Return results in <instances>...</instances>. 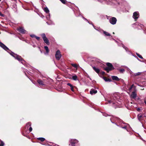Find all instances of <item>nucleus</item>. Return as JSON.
I'll list each match as a JSON object with an SVG mask.
<instances>
[{
  "label": "nucleus",
  "instance_id": "f257e3e1",
  "mask_svg": "<svg viewBox=\"0 0 146 146\" xmlns=\"http://www.w3.org/2000/svg\"><path fill=\"white\" fill-rule=\"evenodd\" d=\"M0 46L5 50L7 51V52H8L10 54L13 56L15 59L19 61H21V62L22 64L23 63V62H25V61L23 60V59L21 56L14 53L12 52H11V53L9 52L8 51H10V50L8 48H7L3 43L0 42Z\"/></svg>",
  "mask_w": 146,
  "mask_h": 146
},
{
  "label": "nucleus",
  "instance_id": "f03ea898",
  "mask_svg": "<svg viewBox=\"0 0 146 146\" xmlns=\"http://www.w3.org/2000/svg\"><path fill=\"white\" fill-rule=\"evenodd\" d=\"M106 64L108 67L105 68V70L108 72L114 69V68L111 64L108 62L106 63Z\"/></svg>",
  "mask_w": 146,
  "mask_h": 146
},
{
  "label": "nucleus",
  "instance_id": "7ed1b4c3",
  "mask_svg": "<svg viewBox=\"0 0 146 146\" xmlns=\"http://www.w3.org/2000/svg\"><path fill=\"white\" fill-rule=\"evenodd\" d=\"M41 36L45 43L47 45H49V42L48 40L46 37L44 33L42 34L41 35Z\"/></svg>",
  "mask_w": 146,
  "mask_h": 146
},
{
  "label": "nucleus",
  "instance_id": "20e7f679",
  "mask_svg": "<svg viewBox=\"0 0 146 146\" xmlns=\"http://www.w3.org/2000/svg\"><path fill=\"white\" fill-rule=\"evenodd\" d=\"M139 16V13L138 12H135L133 13V18L136 21L137 19L138 18Z\"/></svg>",
  "mask_w": 146,
  "mask_h": 146
},
{
  "label": "nucleus",
  "instance_id": "39448f33",
  "mask_svg": "<svg viewBox=\"0 0 146 146\" xmlns=\"http://www.w3.org/2000/svg\"><path fill=\"white\" fill-rule=\"evenodd\" d=\"M56 58L57 60H59L60 59L61 57L60 52L59 50H58L55 54Z\"/></svg>",
  "mask_w": 146,
  "mask_h": 146
},
{
  "label": "nucleus",
  "instance_id": "423d86ee",
  "mask_svg": "<svg viewBox=\"0 0 146 146\" xmlns=\"http://www.w3.org/2000/svg\"><path fill=\"white\" fill-rule=\"evenodd\" d=\"M117 21V19L114 17H113L110 19V23L112 25H115Z\"/></svg>",
  "mask_w": 146,
  "mask_h": 146
},
{
  "label": "nucleus",
  "instance_id": "0eeeda50",
  "mask_svg": "<svg viewBox=\"0 0 146 146\" xmlns=\"http://www.w3.org/2000/svg\"><path fill=\"white\" fill-rule=\"evenodd\" d=\"M70 142V144H69V145H71V146H74L75 143L77 142V141L75 139H71Z\"/></svg>",
  "mask_w": 146,
  "mask_h": 146
},
{
  "label": "nucleus",
  "instance_id": "6e6552de",
  "mask_svg": "<svg viewBox=\"0 0 146 146\" xmlns=\"http://www.w3.org/2000/svg\"><path fill=\"white\" fill-rule=\"evenodd\" d=\"M17 29L19 32L25 34L27 33L26 31L24 30L22 27H20Z\"/></svg>",
  "mask_w": 146,
  "mask_h": 146
},
{
  "label": "nucleus",
  "instance_id": "1a4fd4ad",
  "mask_svg": "<svg viewBox=\"0 0 146 146\" xmlns=\"http://www.w3.org/2000/svg\"><path fill=\"white\" fill-rule=\"evenodd\" d=\"M145 117V116L143 115L141 113L137 115V118L138 120L141 121L142 120H143V118L144 117Z\"/></svg>",
  "mask_w": 146,
  "mask_h": 146
},
{
  "label": "nucleus",
  "instance_id": "9d476101",
  "mask_svg": "<svg viewBox=\"0 0 146 146\" xmlns=\"http://www.w3.org/2000/svg\"><path fill=\"white\" fill-rule=\"evenodd\" d=\"M137 96V94L135 92H133L131 95V97L133 99L135 98Z\"/></svg>",
  "mask_w": 146,
  "mask_h": 146
},
{
  "label": "nucleus",
  "instance_id": "9b49d317",
  "mask_svg": "<svg viewBox=\"0 0 146 146\" xmlns=\"http://www.w3.org/2000/svg\"><path fill=\"white\" fill-rule=\"evenodd\" d=\"M37 82L40 85L42 86L45 85V84L44 81L40 79H38L37 80Z\"/></svg>",
  "mask_w": 146,
  "mask_h": 146
},
{
  "label": "nucleus",
  "instance_id": "f8f14e48",
  "mask_svg": "<svg viewBox=\"0 0 146 146\" xmlns=\"http://www.w3.org/2000/svg\"><path fill=\"white\" fill-rule=\"evenodd\" d=\"M97 92V90L93 89H92L90 92V94L93 95L96 94Z\"/></svg>",
  "mask_w": 146,
  "mask_h": 146
},
{
  "label": "nucleus",
  "instance_id": "ddd939ff",
  "mask_svg": "<svg viewBox=\"0 0 146 146\" xmlns=\"http://www.w3.org/2000/svg\"><path fill=\"white\" fill-rule=\"evenodd\" d=\"M111 78L112 80L116 81H119V80L117 77L115 76H112L111 77Z\"/></svg>",
  "mask_w": 146,
  "mask_h": 146
},
{
  "label": "nucleus",
  "instance_id": "4468645a",
  "mask_svg": "<svg viewBox=\"0 0 146 146\" xmlns=\"http://www.w3.org/2000/svg\"><path fill=\"white\" fill-rule=\"evenodd\" d=\"M94 70L97 73H99L100 71V70L98 68H96L94 67H93Z\"/></svg>",
  "mask_w": 146,
  "mask_h": 146
},
{
  "label": "nucleus",
  "instance_id": "2eb2a0df",
  "mask_svg": "<svg viewBox=\"0 0 146 146\" xmlns=\"http://www.w3.org/2000/svg\"><path fill=\"white\" fill-rule=\"evenodd\" d=\"M67 85L68 86H69L70 87L71 90L72 91L74 92V90L73 89L74 86L71 84H70V83H68L67 84Z\"/></svg>",
  "mask_w": 146,
  "mask_h": 146
},
{
  "label": "nucleus",
  "instance_id": "dca6fc26",
  "mask_svg": "<svg viewBox=\"0 0 146 146\" xmlns=\"http://www.w3.org/2000/svg\"><path fill=\"white\" fill-rule=\"evenodd\" d=\"M44 11L46 13H48L49 12V10L47 7L44 8Z\"/></svg>",
  "mask_w": 146,
  "mask_h": 146
},
{
  "label": "nucleus",
  "instance_id": "f3484780",
  "mask_svg": "<svg viewBox=\"0 0 146 146\" xmlns=\"http://www.w3.org/2000/svg\"><path fill=\"white\" fill-rule=\"evenodd\" d=\"M44 48L46 50V53L48 54L49 52V50L48 49V48L47 46H45L44 47Z\"/></svg>",
  "mask_w": 146,
  "mask_h": 146
},
{
  "label": "nucleus",
  "instance_id": "a211bd4d",
  "mask_svg": "<svg viewBox=\"0 0 146 146\" xmlns=\"http://www.w3.org/2000/svg\"><path fill=\"white\" fill-rule=\"evenodd\" d=\"M105 35L106 36H110V34L109 33H108L105 31H103Z\"/></svg>",
  "mask_w": 146,
  "mask_h": 146
},
{
  "label": "nucleus",
  "instance_id": "6ab92c4d",
  "mask_svg": "<svg viewBox=\"0 0 146 146\" xmlns=\"http://www.w3.org/2000/svg\"><path fill=\"white\" fill-rule=\"evenodd\" d=\"M77 76L76 75H74L72 77V79L74 80H77Z\"/></svg>",
  "mask_w": 146,
  "mask_h": 146
},
{
  "label": "nucleus",
  "instance_id": "aec40b11",
  "mask_svg": "<svg viewBox=\"0 0 146 146\" xmlns=\"http://www.w3.org/2000/svg\"><path fill=\"white\" fill-rule=\"evenodd\" d=\"M40 141H44L45 139L43 137H39L37 138Z\"/></svg>",
  "mask_w": 146,
  "mask_h": 146
},
{
  "label": "nucleus",
  "instance_id": "412c9836",
  "mask_svg": "<svg viewBox=\"0 0 146 146\" xmlns=\"http://www.w3.org/2000/svg\"><path fill=\"white\" fill-rule=\"evenodd\" d=\"M4 144L3 142L0 140V146H3Z\"/></svg>",
  "mask_w": 146,
  "mask_h": 146
},
{
  "label": "nucleus",
  "instance_id": "4be33fe9",
  "mask_svg": "<svg viewBox=\"0 0 146 146\" xmlns=\"http://www.w3.org/2000/svg\"><path fill=\"white\" fill-rule=\"evenodd\" d=\"M104 80L106 81H111L110 80V79H108L106 78L105 77H104Z\"/></svg>",
  "mask_w": 146,
  "mask_h": 146
},
{
  "label": "nucleus",
  "instance_id": "5701e85b",
  "mask_svg": "<svg viewBox=\"0 0 146 146\" xmlns=\"http://www.w3.org/2000/svg\"><path fill=\"white\" fill-rule=\"evenodd\" d=\"M121 73H123L125 71V70L123 69H120L119 70Z\"/></svg>",
  "mask_w": 146,
  "mask_h": 146
},
{
  "label": "nucleus",
  "instance_id": "b1692460",
  "mask_svg": "<svg viewBox=\"0 0 146 146\" xmlns=\"http://www.w3.org/2000/svg\"><path fill=\"white\" fill-rule=\"evenodd\" d=\"M136 54L140 58H141V59L143 58L142 57V56L141 55H140L138 53H136Z\"/></svg>",
  "mask_w": 146,
  "mask_h": 146
},
{
  "label": "nucleus",
  "instance_id": "393cba45",
  "mask_svg": "<svg viewBox=\"0 0 146 146\" xmlns=\"http://www.w3.org/2000/svg\"><path fill=\"white\" fill-rule=\"evenodd\" d=\"M31 125V123L30 122L26 124V126L28 127L30 126Z\"/></svg>",
  "mask_w": 146,
  "mask_h": 146
},
{
  "label": "nucleus",
  "instance_id": "a878e982",
  "mask_svg": "<svg viewBox=\"0 0 146 146\" xmlns=\"http://www.w3.org/2000/svg\"><path fill=\"white\" fill-rule=\"evenodd\" d=\"M134 86V85L133 84H132L131 86V87L129 88V91H131V89H132V88H133V87Z\"/></svg>",
  "mask_w": 146,
  "mask_h": 146
},
{
  "label": "nucleus",
  "instance_id": "bb28decb",
  "mask_svg": "<svg viewBox=\"0 0 146 146\" xmlns=\"http://www.w3.org/2000/svg\"><path fill=\"white\" fill-rule=\"evenodd\" d=\"M61 1L63 4H65L66 3V0H60Z\"/></svg>",
  "mask_w": 146,
  "mask_h": 146
},
{
  "label": "nucleus",
  "instance_id": "cd10ccee",
  "mask_svg": "<svg viewBox=\"0 0 146 146\" xmlns=\"http://www.w3.org/2000/svg\"><path fill=\"white\" fill-rule=\"evenodd\" d=\"M72 65L74 67L76 68H77V65L76 64H72Z\"/></svg>",
  "mask_w": 146,
  "mask_h": 146
},
{
  "label": "nucleus",
  "instance_id": "c85d7f7f",
  "mask_svg": "<svg viewBox=\"0 0 146 146\" xmlns=\"http://www.w3.org/2000/svg\"><path fill=\"white\" fill-rule=\"evenodd\" d=\"M141 74V73L140 72H139L137 73H135V76H137L140 75Z\"/></svg>",
  "mask_w": 146,
  "mask_h": 146
},
{
  "label": "nucleus",
  "instance_id": "c756f323",
  "mask_svg": "<svg viewBox=\"0 0 146 146\" xmlns=\"http://www.w3.org/2000/svg\"><path fill=\"white\" fill-rule=\"evenodd\" d=\"M35 38H36V39H37L38 40H39L40 39V38L39 37L37 36H35Z\"/></svg>",
  "mask_w": 146,
  "mask_h": 146
},
{
  "label": "nucleus",
  "instance_id": "7c9ffc66",
  "mask_svg": "<svg viewBox=\"0 0 146 146\" xmlns=\"http://www.w3.org/2000/svg\"><path fill=\"white\" fill-rule=\"evenodd\" d=\"M30 36L31 37L33 38V37H35V36H35V35H30Z\"/></svg>",
  "mask_w": 146,
  "mask_h": 146
},
{
  "label": "nucleus",
  "instance_id": "2f4dec72",
  "mask_svg": "<svg viewBox=\"0 0 146 146\" xmlns=\"http://www.w3.org/2000/svg\"><path fill=\"white\" fill-rule=\"evenodd\" d=\"M29 131L30 132H31L32 131V128L31 127H30L29 128Z\"/></svg>",
  "mask_w": 146,
  "mask_h": 146
},
{
  "label": "nucleus",
  "instance_id": "473e14b6",
  "mask_svg": "<svg viewBox=\"0 0 146 146\" xmlns=\"http://www.w3.org/2000/svg\"><path fill=\"white\" fill-rule=\"evenodd\" d=\"M135 25H140L139 24L138 22L135 23Z\"/></svg>",
  "mask_w": 146,
  "mask_h": 146
},
{
  "label": "nucleus",
  "instance_id": "72a5a7b5",
  "mask_svg": "<svg viewBox=\"0 0 146 146\" xmlns=\"http://www.w3.org/2000/svg\"><path fill=\"white\" fill-rule=\"evenodd\" d=\"M103 115L105 116H108V114L106 113H104Z\"/></svg>",
  "mask_w": 146,
  "mask_h": 146
},
{
  "label": "nucleus",
  "instance_id": "f704fd0d",
  "mask_svg": "<svg viewBox=\"0 0 146 146\" xmlns=\"http://www.w3.org/2000/svg\"><path fill=\"white\" fill-rule=\"evenodd\" d=\"M122 128H123V129H126V126H125V127H122Z\"/></svg>",
  "mask_w": 146,
  "mask_h": 146
},
{
  "label": "nucleus",
  "instance_id": "c9c22d12",
  "mask_svg": "<svg viewBox=\"0 0 146 146\" xmlns=\"http://www.w3.org/2000/svg\"><path fill=\"white\" fill-rule=\"evenodd\" d=\"M123 48H125V50H127V48L126 47H125V46H124V45H123Z\"/></svg>",
  "mask_w": 146,
  "mask_h": 146
},
{
  "label": "nucleus",
  "instance_id": "e433bc0d",
  "mask_svg": "<svg viewBox=\"0 0 146 146\" xmlns=\"http://www.w3.org/2000/svg\"><path fill=\"white\" fill-rule=\"evenodd\" d=\"M0 15L1 16H3V15L1 13V12H0Z\"/></svg>",
  "mask_w": 146,
  "mask_h": 146
},
{
  "label": "nucleus",
  "instance_id": "4c0bfd02",
  "mask_svg": "<svg viewBox=\"0 0 146 146\" xmlns=\"http://www.w3.org/2000/svg\"><path fill=\"white\" fill-rule=\"evenodd\" d=\"M108 102H109V103H111V102H111V100H109V101H108Z\"/></svg>",
  "mask_w": 146,
  "mask_h": 146
},
{
  "label": "nucleus",
  "instance_id": "58836bf2",
  "mask_svg": "<svg viewBox=\"0 0 146 146\" xmlns=\"http://www.w3.org/2000/svg\"><path fill=\"white\" fill-rule=\"evenodd\" d=\"M83 19H84L85 20H86V21H88V20L86 19H85V18H84V17H83Z\"/></svg>",
  "mask_w": 146,
  "mask_h": 146
},
{
  "label": "nucleus",
  "instance_id": "ea45409f",
  "mask_svg": "<svg viewBox=\"0 0 146 146\" xmlns=\"http://www.w3.org/2000/svg\"><path fill=\"white\" fill-rule=\"evenodd\" d=\"M12 1H14L15 2H16L17 0H12Z\"/></svg>",
  "mask_w": 146,
  "mask_h": 146
},
{
  "label": "nucleus",
  "instance_id": "a19ab883",
  "mask_svg": "<svg viewBox=\"0 0 146 146\" xmlns=\"http://www.w3.org/2000/svg\"><path fill=\"white\" fill-rule=\"evenodd\" d=\"M144 102H145V104H146V101L145 100V101H144Z\"/></svg>",
  "mask_w": 146,
  "mask_h": 146
},
{
  "label": "nucleus",
  "instance_id": "79ce46f5",
  "mask_svg": "<svg viewBox=\"0 0 146 146\" xmlns=\"http://www.w3.org/2000/svg\"><path fill=\"white\" fill-rule=\"evenodd\" d=\"M110 120H111V121L112 122V121H111V120H112L111 118V119H110Z\"/></svg>",
  "mask_w": 146,
  "mask_h": 146
},
{
  "label": "nucleus",
  "instance_id": "37998d69",
  "mask_svg": "<svg viewBox=\"0 0 146 146\" xmlns=\"http://www.w3.org/2000/svg\"><path fill=\"white\" fill-rule=\"evenodd\" d=\"M48 16L49 17L50 16V15H48Z\"/></svg>",
  "mask_w": 146,
  "mask_h": 146
},
{
  "label": "nucleus",
  "instance_id": "c03bdc74",
  "mask_svg": "<svg viewBox=\"0 0 146 146\" xmlns=\"http://www.w3.org/2000/svg\"><path fill=\"white\" fill-rule=\"evenodd\" d=\"M113 34H114V32H113Z\"/></svg>",
  "mask_w": 146,
  "mask_h": 146
},
{
  "label": "nucleus",
  "instance_id": "a18cd8bd",
  "mask_svg": "<svg viewBox=\"0 0 146 146\" xmlns=\"http://www.w3.org/2000/svg\"><path fill=\"white\" fill-rule=\"evenodd\" d=\"M113 104H114V103L113 102Z\"/></svg>",
  "mask_w": 146,
  "mask_h": 146
}]
</instances>
